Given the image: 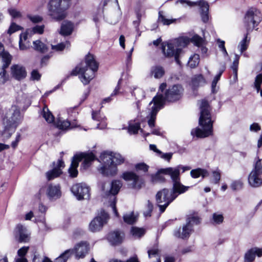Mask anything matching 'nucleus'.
Returning a JSON list of instances; mask_svg holds the SVG:
<instances>
[{"label":"nucleus","instance_id":"1","mask_svg":"<svg viewBox=\"0 0 262 262\" xmlns=\"http://www.w3.org/2000/svg\"><path fill=\"white\" fill-rule=\"evenodd\" d=\"M183 89L180 85L176 84L169 88L165 92V97L162 94H157L149 103V114L147 116L148 124L151 128L155 126V120L158 112L164 104L165 100L174 102L179 100L182 96Z\"/></svg>","mask_w":262,"mask_h":262},{"label":"nucleus","instance_id":"2","mask_svg":"<svg viewBox=\"0 0 262 262\" xmlns=\"http://www.w3.org/2000/svg\"><path fill=\"white\" fill-rule=\"evenodd\" d=\"M200 116L199 125L202 127H196L191 131V135L197 138H203L212 135V121L211 119L210 108L208 102L202 100L200 101Z\"/></svg>","mask_w":262,"mask_h":262},{"label":"nucleus","instance_id":"3","mask_svg":"<svg viewBox=\"0 0 262 262\" xmlns=\"http://www.w3.org/2000/svg\"><path fill=\"white\" fill-rule=\"evenodd\" d=\"M85 66H79L71 73L72 75L80 74L79 78L84 84H88L93 79L95 73L98 68V64L96 61L93 55L88 54L85 57Z\"/></svg>","mask_w":262,"mask_h":262},{"label":"nucleus","instance_id":"4","mask_svg":"<svg viewBox=\"0 0 262 262\" xmlns=\"http://www.w3.org/2000/svg\"><path fill=\"white\" fill-rule=\"evenodd\" d=\"M180 168L181 166H177L176 167H168L166 168L161 169L158 171V173L155 176V181L162 180L161 173L168 175L170 177L172 182V188L175 192H180V193H183L188 190L189 187L185 186L180 183Z\"/></svg>","mask_w":262,"mask_h":262},{"label":"nucleus","instance_id":"5","mask_svg":"<svg viewBox=\"0 0 262 262\" xmlns=\"http://www.w3.org/2000/svg\"><path fill=\"white\" fill-rule=\"evenodd\" d=\"M70 6V0H51L49 3L50 15L56 20L63 19L67 16L65 10Z\"/></svg>","mask_w":262,"mask_h":262},{"label":"nucleus","instance_id":"6","mask_svg":"<svg viewBox=\"0 0 262 262\" xmlns=\"http://www.w3.org/2000/svg\"><path fill=\"white\" fill-rule=\"evenodd\" d=\"M95 159V156L92 152L81 153L75 155L72 161L71 166L69 168V172L71 177L74 178L78 174L77 167L79 162L83 160L82 166L84 169L88 168L92 161Z\"/></svg>","mask_w":262,"mask_h":262},{"label":"nucleus","instance_id":"7","mask_svg":"<svg viewBox=\"0 0 262 262\" xmlns=\"http://www.w3.org/2000/svg\"><path fill=\"white\" fill-rule=\"evenodd\" d=\"M262 14L256 8H251L245 13L244 24L248 33L252 32L261 22Z\"/></svg>","mask_w":262,"mask_h":262},{"label":"nucleus","instance_id":"8","mask_svg":"<svg viewBox=\"0 0 262 262\" xmlns=\"http://www.w3.org/2000/svg\"><path fill=\"white\" fill-rule=\"evenodd\" d=\"M180 194H181L180 191L175 192L173 188L172 191H169L167 189H163L158 191L156 199L160 211L162 212H164L169 204Z\"/></svg>","mask_w":262,"mask_h":262},{"label":"nucleus","instance_id":"9","mask_svg":"<svg viewBox=\"0 0 262 262\" xmlns=\"http://www.w3.org/2000/svg\"><path fill=\"white\" fill-rule=\"evenodd\" d=\"M200 222V219L195 214H190L187 217L186 224L182 228V232L180 228L174 231V235L176 237L183 239L188 237L192 231L193 225H198Z\"/></svg>","mask_w":262,"mask_h":262},{"label":"nucleus","instance_id":"10","mask_svg":"<svg viewBox=\"0 0 262 262\" xmlns=\"http://www.w3.org/2000/svg\"><path fill=\"white\" fill-rule=\"evenodd\" d=\"M104 153L102 152L100 156V160L102 162V166L99 169V171L102 174L105 176H115L118 171L117 167L112 161H108L105 162L103 159Z\"/></svg>","mask_w":262,"mask_h":262},{"label":"nucleus","instance_id":"11","mask_svg":"<svg viewBox=\"0 0 262 262\" xmlns=\"http://www.w3.org/2000/svg\"><path fill=\"white\" fill-rule=\"evenodd\" d=\"M73 194L79 200L88 199L90 198V188L84 183H77L71 188Z\"/></svg>","mask_w":262,"mask_h":262},{"label":"nucleus","instance_id":"12","mask_svg":"<svg viewBox=\"0 0 262 262\" xmlns=\"http://www.w3.org/2000/svg\"><path fill=\"white\" fill-rule=\"evenodd\" d=\"M109 219L108 214H101L96 216L89 224V229L92 232H99Z\"/></svg>","mask_w":262,"mask_h":262},{"label":"nucleus","instance_id":"13","mask_svg":"<svg viewBox=\"0 0 262 262\" xmlns=\"http://www.w3.org/2000/svg\"><path fill=\"white\" fill-rule=\"evenodd\" d=\"M20 119L19 110L16 106H13L7 113L6 119L4 120V123L7 124L11 127L16 128Z\"/></svg>","mask_w":262,"mask_h":262},{"label":"nucleus","instance_id":"14","mask_svg":"<svg viewBox=\"0 0 262 262\" xmlns=\"http://www.w3.org/2000/svg\"><path fill=\"white\" fill-rule=\"evenodd\" d=\"M14 236L19 243H27L30 239V233L21 224H18L14 230Z\"/></svg>","mask_w":262,"mask_h":262},{"label":"nucleus","instance_id":"15","mask_svg":"<svg viewBox=\"0 0 262 262\" xmlns=\"http://www.w3.org/2000/svg\"><path fill=\"white\" fill-rule=\"evenodd\" d=\"M72 250L76 259L83 258L90 250V244L86 241H81L76 244Z\"/></svg>","mask_w":262,"mask_h":262},{"label":"nucleus","instance_id":"16","mask_svg":"<svg viewBox=\"0 0 262 262\" xmlns=\"http://www.w3.org/2000/svg\"><path fill=\"white\" fill-rule=\"evenodd\" d=\"M174 43L167 42L165 45L162 44V51L164 54L167 57L174 56L176 61L178 64H180V61L178 57L181 53V49L180 48H176Z\"/></svg>","mask_w":262,"mask_h":262},{"label":"nucleus","instance_id":"17","mask_svg":"<svg viewBox=\"0 0 262 262\" xmlns=\"http://www.w3.org/2000/svg\"><path fill=\"white\" fill-rule=\"evenodd\" d=\"M122 177L125 181H132V187L134 188H140L143 184V180L133 172H125Z\"/></svg>","mask_w":262,"mask_h":262},{"label":"nucleus","instance_id":"18","mask_svg":"<svg viewBox=\"0 0 262 262\" xmlns=\"http://www.w3.org/2000/svg\"><path fill=\"white\" fill-rule=\"evenodd\" d=\"M124 234L123 232L115 230L110 232L107 236V239L112 246H118L123 241Z\"/></svg>","mask_w":262,"mask_h":262},{"label":"nucleus","instance_id":"19","mask_svg":"<svg viewBox=\"0 0 262 262\" xmlns=\"http://www.w3.org/2000/svg\"><path fill=\"white\" fill-rule=\"evenodd\" d=\"M54 168L46 173L48 180L50 181L59 177L62 173L61 168L64 167V163L62 160H59L56 164L53 163Z\"/></svg>","mask_w":262,"mask_h":262},{"label":"nucleus","instance_id":"20","mask_svg":"<svg viewBox=\"0 0 262 262\" xmlns=\"http://www.w3.org/2000/svg\"><path fill=\"white\" fill-rule=\"evenodd\" d=\"M11 75L13 78L20 80L27 76V71L23 66L19 64H13L10 69Z\"/></svg>","mask_w":262,"mask_h":262},{"label":"nucleus","instance_id":"21","mask_svg":"<svg viewBox=\"0 0 262 262\" xmlns=\"http://www.w3.org/2000/svg\"><path fill=\"white\" fill-rule=\"evenodd\" d=\"M103 159L105 162L108 161H112L114 165H120L123 163L125 161V159L119 153L114 152L112 151H104L103 152Z\"/></svg>","mask_w":262,"mask_h":262},{"label":"nucleus","instance_id":"22","mask_svg":"<svg viewBox=\"0 0 262 262\" xmlns=\"http://www.w3.org/2000/svg\"><path fill=\"white\" fill-rule=\"evenodd\" d=\"M61 188L59 185L49 184L47 188V194L50 199L55 200L61 195Z\"/></svg>","mask_w":262,"mask_h":262},{"label":"nucleus","instance_id":"23","mask_svg":"<svg viewBox=\"0 0 262 262\" xmlns=\"http://www.w3.org/2000/svg\"><path fill=\"white\" fill-rule=\"evenodd\" d=\"M74 24L72 21L64 20L61 23L59 33L64 36L70 35L74 31Z\"/></svg>","mask_w":262,"mask_h":262},{"label":"nucleus","instance_id":"24","mask_svg":"<svg viewBox=\"0 0 262 262\" xmlns=\"http://www.w3.org/2000/svg\"><path fill=\"white\" fill-rule=\"evenodd\" d=\"M260 174L251 171L248 176V183L250 186L257 188L262 185V179L259 177Z\"/></svg>","mask_w":262,"mask_h":262},{"label":"nucleus","instance_id":"25","mask_svg":"<svg viewBox=\"0 0 262 262\" xmlns=\"http://www.w3.org/2000/svg\"><path fill=\"white\" fill-rule=\"evenodd\" d=\"M31 36L26 31L22 33L19 36V47L21 50H26L29 49L31 46L30 38Z\"/></svg>","mask_w":262,"mask_h":262},{"label":"nucleus","instance_id":"26","mask_svg":"<svg viewBox=\"0 0 262 262\" xmlns=\"http://www.w3.org/2000/svg\"><path fill=\"white\" fill-rule=\"evenodd\" d=\"M201 10V17L204 23H206L209 20L208 10L209 5L208 3L204 0L198 1V5Z\"/></svg>","mask_w":262,"mask_h":262},{"label":"nucleus","instance_id":"27","mask_svg":"<svg viewBox=\"0 0 262 262\" xmlns=\"http://www.w3.org/2000/svg\"><path fill=\"white\" fill-rule=\"evenodd\" d=\"M56 126L62 130L72 129L77 126V125L74 123H71L68 120L59 119L55 123Z\"/></svg>","mask_w":262,"mask_h":262},{"label":"nucleus","instance_id":"28","mask_svg":"<svg viewBox=\"0 0 262 262\" xmlns=\"http://www.w3.org/2000/svg\"><path fill=\"white\" fill-rule=\"evenodd\" d=\"M191 42L196 46L201 48L203 54L206 53L207 49L204 46L205 41L202 37L198 35H195L192 37Z\"/></svg>","mask_w":262,"mask_h":262},{"label":"nucleus","instance_id":"29","mask_svg":"<svg viewBox=\"0 0 262 262\" xmlns=\"http://www.w3.org/2000/svg\"><path fill=\"white\" fill-rule=\"evenodd\" d=\"M15 128L11 127L7 124H6L5 129L0 134V138L3 141L8 139L12 134L15 132Z\"/></svg>","mask_w":262,"mask_h":262},{"label":"nucleus","instance_id":"30","mask_svg":"<svg viewBox=\"0 0 262 262\" xmlns=\"http://www.w3.org/2000/svg\"><path fill=\"white\" fill-rule=\"evenodd\" d=\"M150 74L155 78L159 79L162 78L165 74L164 68L160 66H153L150 70Z\"/></svg>","mask_w":262,"mask_h":262},{"label":"nucleus","instance_id":"31","mask_svg":"<svg viewBox=\"0 0 262 262\" xmlns=\"http://www.w3.org/2000/svg\"><path fill=\"white\" fill-rule=\"evenodd\" d=\"M249 34V33H248L247 32L246 34L244 36V37L240 41L237 46V48L239 49L241 54L245 51L249 46L250 40V38H248V37Z\"/></svg>","mask_w":262,"mask_h":262},{"label":"nucleus","instance_id":"32","mask_svg":"<svg viewBox=\"0 0 262 262\" xmlns=\"http://www.w3.org/2000/svg\"><path fill=\"white\" fill-rule=\"evenodd\" d=\"M73 254V251L72 249H69L64 251L58 257L54 260L55 262H67L68 260Z\"/></svg>","mask_w":262,"mask_h":262},{"label":"nucleus","instance_id":"33","mask_svg":"<svg viewBox=\"0 0 262 262\" xmlns=\"http://www.w3.org/2000/svg\"><path fill=\"white\" fill-rule=\"evenodd\" d=\"M191 41V38L190 39L187 37H182L177 39L174 44L176 48H180L181 52L182 51V48L186 47L189 42Z\"/></svg>","mask_w":262,"mask_h":262},{"label":"nucleus","instance_id":"34","mask_svg":"<svg viewBox=\"0 0 262 262\" xmlns=\"http://www.w3.org/2000/svg\"><path fill=\"white\" fill-rule=\"evenodd\" d=\"M147 253L149 258L155 257L156 261H161V250L159 249L158 246H155L152 248L148 249Z\"/></svg>","mask_w":262,"mask_h":262},{"label":"nucleus","instance_id":"35","mask_svg":"<svg viewBox=\"0 0 262 262\" xmlns=\"http://www.w3.org/2000/svg\"><path fill=\"white\" fill-rule=\"evenodd\" d=\"M92 118L93 120L101 122V124L97 125V128L103 129L106 127L107 124L105 122V117H101L99 112H93Z\"/></svg>","mask_w":262,"mask_h":262},{"label":"nucleus","instance_id":"36","mask_svg":"<svg viewBox=\"0 0 262 262\" xmlns=\"http://www.w3.org/2000/svg\"><path fill=\"white\" fill-rule=\"evenodd\" d=\"M190 175L193 178H198L202 176L203 178L208 176V171L203 169L197 168L193 169L190 171Z\"/></svg>","mask_w":262,"mask_h":262},{"label":"nucleus","instance_id":"37","mask_svg":"<svg viewBox=\"0 0 262 262\" xmlns=\"http://www.w3.org/2000/svg\"><path fill=\"white\" fill-rule=\"evenodd\" d=\"M205 83V80L202 75L195 76L192 79V85L194 88L202 85Z\"/></svg>","mask_w":262,"mask_h":262},{"label":"nucleus","instance_id":"38","mask_svg":"<svg viewBox=\"0 0 262 262\" xmlns=\"http://www.w3.org/2000/svg\"><path fill=\"white\" fill-rule=\"evenodd\" d=\"M42 115L48 123H51L54 122V117L46 106L43 108Z\"/></svg>","mask_w":262,"mask_h":262},{"label":"nucleus","instance_id":"39","mask_svg":"<svg viewBox=\"0 0 262 262\" xmlns=\"http://www.w3.org/2000/svg\"><path fill=\"white\" fill-rule=\"evenodd\" d=\"M121 186L122 183L120 181H113L112 183L111 188L109 192L113 195H116L118 193Z\"/></svg>","mask_w":262,"mask_h":262},{"label":"nucleus","instance_id":"40","mask_svg":"<svg viewBox=\"0 0 262 262\" xmlns=\"http://www.w3.org/2000/svg\"><path fill=\"white\" fill-rule=\"evenodd\" d=\"M123 218L125 223L132 225L136 222L138 215V214H125Z\"/></svg>","mask_w":262,"mask_h":262},{"label":"nucleus","instance_id":"41","mask_svg":"<svg viewBox=\"0 0 262 262\" xmlns=\"http://www.w3.org/2000/svg\"><path fill=\"white\" fill-rule=\"evenodd\" d=\"M33 44L34 49L37 51L44 53L48 50L47 46L39 40L34 41Z\"/></svg>","mask_w":262,"mask_h":262},{"label":"nucleus","instance_id":"42","mask_svg":"<svg viewBox=\"0 0 262 262\" xmlns=\"http://www.w3.org/2000/svg\"><path fill=\"white\" fill-rule=\"evenodd\" d=\"M176 19H168L163 15V11L159 12L158 21L161 23L163 25H169L174 23L176 21Z\"/></svg>","mask_w":262,"mask_h":262},{"label":"nucleus","instance_id":"43","mask_svg":"<svg viewBox=\"0 0 262 262\" xmlns=\"http://www.w3.org/2000/svg\"><path fill=\"white\" fill-rule=\"evenodd\" d=\"M200 62V56L197 54H194L190 57L188 66L191 68H194L198 66Z\"/></svg>","mask_w":262,"mask_h":262},{"label":"nucleus","instance_id":"44","mask_svg":"<svg viewBox=\"0 0 262 262\" xmlns=\"http://www.w3.org/2000/svg\"><path fill=\"white\" fill-rule=\"evenodd\" d=\"M252 171H255L256 173L262 174V159L259 157L255 158L253 164V169Z\"/></svg>","mask_w":262,"mask_h":262},{"label":"nucleus","instance_id":"45","mask_svg":"<svg viewBox=\"0 0 262 262\" xmlns=\"http://www.w3.org/2000/svg\"><path fill=\"white\" fill-rule=\"evenodd\" d=\"M45 26L43 25L36 26L31 29H28L26 31L32 36L34 34H41L43 33Z\"/></svg>","mask_w":262,"mask_h":262},{"label":"nucleus","instance_id":"46","mask_svg":"<svg viewBox=\"0 0 262 262\" xmlns=\"http://www.w3.org/2000/svg\"><path fill=\"white\" fill-rule=\"evenodd\" d=\"M139 130L142 132V129L140 128V124L139 123H135L134 124H129L128 127V132L130 134H136Z\"/></svg>","mask_w":262,"mask_h":262},{"label":"nucleus","instance_id":"47","mask_svg":"<svg viewBox=\"0 0 262 262\" xmlns=\"http://www.w3.org/2000/svg\"><path fill=\"white\" fill-rule=\"evenodd\" d=\"M230 188L233 191H237L243 188V182L241 180L233 181L230 184Z\"/></svg>","mask_w":262,"mask_h":262},{"label":"nucleus","instance_id":"48","mask_svg":"<svg viewBox=\"0 0 262 262\" xmlns=\"http://www.w3.org/2000/svg\"><path fill=\"white\" fill-rule=\"evenodd\" d=\"M239 59V56L237 54H235L234 61H233V62L232 63V65L231 66V69L233 70V73L234 74V77L235 78H237V69H238Z\"/></svg>","mask_w":262,"mask_h":262},{"label":"nucleus","instance_id":"49","mask_svg":"<svg viewBox=\"0 0 262 262\" xmlns=\"http://www.w3.org/2000/svg\"><path fill=\"white\" fill-rule=\"evenodd\" d=\"M33 221L36 223H40L42 225V229H45L46 227V223H45V217L43 214L39 215L38 216H35L34 219L33 220Z\"/></svg>","mask_w":262,"mask_h":262},{"label":"nucleus","instance_id":"50","mask_svg":"<svg viewBox=\"0 0 262 262\" xmlns=\"http://www.w3.org/2000/svg\"><path fill=\"white\" fill-rule=\"evenodd\" d=\"M144 230L143 229L136 227H133L131 229V233L133 235L136 237H141L144 234Z\"/></svg>","mask_w":262,"mask_h":262},{"label":"nucleus","instance_id":"51","mask_svg":"<svg viewBox=\"0 0 262 262\" xmlns=\"http://www.w3.org/2000/svg\"><path fill=\"white\" fill-rule=\"evenodd\" d=\"M255 257V255L253 250L251 249L245 254V259L246 262H252L254 260Z\"/></svg>","mask_w":262,"mask_h":262},{"label":"nucleus","instance_id":"52","mask_svg":"<svg viewBox=\"0 0 262 262\" xmlns=\"http://www.w3.org/2000/svg\"><path fill=\"white\" fill-rule=\"evenodd\" d=\"M132 95L136 97L139 100L145 97V92L141 89H136L132 93Z\"/></svg>","mask_w":262,"mask_h":262},{"label":"nucleus","instance_id":"53","mask_svg":"<svg viewBox=\"0 0 262 262\" xmlns=\"http://www.w3.org/2000/svg\"><path fill=\"white\" fill-rule=\"evenodd\" d=\"M149 166L144 163H138L135 165L136 170L137 171L146 172L148 170Z\"/></svg>","mask_w":262,"mask_h":262},{"label":"nucleus","instance_id":"54","mask_svg":"<svg viewBox=\"0 0 262 262\" xmlns=\"http://www.w3.org/2000/svg\"><path fill=\"white\" fill-rule=\"evenodd\" d=\"M261 83L262 74H259L256 76L254 80V86L257 92L260 91Z\"/></svg>","mask_w":262,"mask_h":262},{"label":"nucleus","instance_id":"55","mask_svg":"<svg viewBox=\"0 0 262 262\" xmlns=\"http://www.w3.org/2000/svg\"><path fill=\"white\" fill-rule=\"evenodd\" d=\"M212 181L214 184H217L219 183L221 179V172L218 169L214 170L212 173Z\"/></svg>","mask_w":262,"mask_h":262},{"label":"nucleus","instance_id":"56","mask_svg":"<svg viewBox=\"0 0 262 262\" xmlns=\"http://www.w3.org/2000/svg\"><path fill=\"white\" fill-rule=\"evenodd\" d=\"M21 29L22 28L20 26L17 25L14 23H12L8 30V33H9V34H11L15 32L16 31H17Z\"/></svg>","mask_w":262,"mask_h":262},{"label":"nucleus","instance_id":"57","mask_svg":"<svg viewBox=\"0 0 262 262\" xmlns=\"http://www.w3.org/2000/svg\"><path fill=\"white\" fill-rule=\"evenodd\" d=\"M224 217L222 214H213L212 220L214 224H220L223 222Z\"/></svg>","mask_w":262,"mask_h":262},{"label":"nucleus","instance_id":"58","mask_svg":"<svg viewBox=\"0 0 262 262\" xmlns=\"http://www.w3.org/2000/svg\"><path fill=\"white\" fill-rule=\"evenodd\" d=\"M10 15L13 18H20L21 16L20 12L15 9H10L9 10Z\"/></svg>","mask_w":262,"mask_h":262},{"label":"nucleus","instance_id":"59","mask_svg":"<svg viewBox=\"0 0 262 262\" xmlns=\"http://www.w3.org/2000/svg\"><path fill=\"white\" fill-rule=\"evenodd\" d=\"M29 247L28 246H24L17 251V255L20 257H24L28 252Z\"/></svg>","mask_w":262,"mask_h":262},{"label":"nucleus","instance_id":"60","mask_svg":"<svg viewBox=\"0 0 262 262\" xmlns=\"http://www.w3.org/2000/svg\"><path fill=\"white\" fill-rule=\"evenodd\" d=\"M27 17L33 23H38L42 20V18L39 15H28Z\"/></svg>","mask_w":262,"mask_h":262},{"label":"nucleus","instance_id":"61","mask_svg":"<svg viewBox=\"0 0 262 262\" xmlns=\"http://www.w3.org/2000/svg\"><path fill=\"white\" fill-rule=\"evenodd\" d=\"M41 74L36 70H33L31 73V79L33 80H39L40 79Z\"/></svg>","mask_w":262,"mask_h":262},{"label":"nucleus","instance_id":"62","mask_svg":"<svg viewBox=\"0 0 262 262\" xmlns=\"http://www.w3.org/2000/svg\"><path fill=\"white\" fill-rule=\"evenodd\" d=\"M180 3L182 5L186 4L189 6H196L198 4V2H192L188 0H177L176 4Z\"/></svg>","mask_w":262,"mask_h":262},{"label":"nucleus","instance_id":"63","mask_svg":"<svg viewBox=\"0 0 262 262\" xmlns=\"http://www.w3.org/2000/svg\"><path fill=\"white\" fill-rule=\"evenodd\" d=\"M158 155L160 156L161 158L166 160L168 161H170L172 156V153H163L162 151L161 154H159Z\"/></svg>","mask_w":262,"mask_h":262},{"label":"nucleus","instance_id":"64","mask_svg":"<svg viewBox=\"0 0 262 262\" xmlns=\"http://www.w3.org/2000/svg\"><path fill=\"white\" fill-rule=\"evenodd\" d=\"M217 41L219 43V47L222 49V51L223 52L225 55H228V53L225 47V41L220 39H219Z\"/></svg>","mask_w":262,"mask_h":262}]
</instances>
